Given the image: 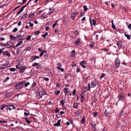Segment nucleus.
<instances>
[{"mask_svg": "<svg viewBox=\"0 0 131 131\" xmlns=\"http://www.w3.org/2000/svg\"><path fill=\"white\" fill-rule=\"evenodd\" d=\"M24 83L25 82L24 81H22L17 83L15 86L16 89H21L24 86Z\"/></svg>", "mask_w": 131, "mask_h": 131, "instance_id": "f257e3e1", "label": "nucleus"}, {"mask_svg": "<svg viewBox=\"0 0 131 131\" xmlns=\"http://www.w3.org/2000/svg\"><path fill=\"white\" fill-rule=\"evenodd\" d=\"M98 82L96 80H94L91 84V88H93L95 87L98 84Z\"/></svg>", "mask_w": 131, "mask_h": 131, "instance_id": "f03ea898", "label": "nucleus"}, {"mask_svg": "<svg viewBox=\"0 0 131 131\" xmlns=\"http://www.w3.org/2000/svg\"><path fill=\"white\" fill-rule=\"evenodd\" d=\"M21 39H20L18 40V41L19 42L17 44H16L15 46H14L13 47L14 48H15L16 47L18 46L23 43V41Z\"/></svg>", "mask_w": 131, "mask_h": 131, "instance_id": "7ed1b4c3", "label": "nucleus"}, {"mask_svg": "<svg viewBox=\"0 0 131 131\" xmlns=\"http://www.w3.org/2000/svg\"><path fill=\"white\" fill-rule=\"evenodd\" d=\"M124 97V93L123 92H121L118 95V98L119 100H122Z\"/></svg>", "mask_w": 131, "mask_h": 131, "instance_id": "20e7f679", "label": "nucleus"}, {"mask_svg": "<svg viewBox=\"0 0 131 131\" xmlns=\"http://www.w3.org/2000/svg\"><path fill=\"white\" fill-rule=\"evenodd\" d=\"M46 92L45 89H43L39 93V95L40 96V97H42V95L46 94Z\"/></svg>", "mask_w": 131, "mask_h": 131, "instance_id": "39448f33", "label": "nucleus"}, {"mask_svg": "<svg viewBox=\"0 0 131 131\" xmlns=\"http://www.w3.org/2000/svg\"><path fill=\"white\" fill-rule=\"evenodd\" d=\"M9 63H5L0 65V68L1 69H4L7 67Z\"/></svg>", "mask_w": 131, "mask_h": 131, "instance_id": "423d86ee", "label": "nucleus"}, {"mask_svg": "<svg viewBox=\"0 0 131 131\" xmlns=\"http://www.w3.org/2000/svg\"><path fill=\"white\" fill-rule=\"evenodd\" d=\"M26 69L25 66H20L19 69L20 72L21 73H23L24 72L25 70Z\"/></svg>", "mask_w": 131, "mask_h": 131, "instance_id": "0eeeda50", "label": "nucleus"}, {"mask_svg": "<svg viewBox=\"0 0 131 131\" xmlns=\"http://www.w3.org/2000/svg\"><path fill=\"white\" fill-rule=\"evenodd\" d=\"M116 44L118 46V48L121 49L122 47V43L121 41H117L116 43Z\"/></svg>", "mask_w": 131, "mask_h": 131, "instance_id": "6e6552de", "label": "nucleus"}, {"mask_svg": "<svg viewBox=\"0 0 131 131\" xmlns=\"http://www.w3.org/2000/svg\"><path fill=\"white\" fill-rule=\"evenodd\" d=\"M120 63V62L118 58H117L115 61V66L118 67H119Z\"/></svg>", "mask_w": 131, "mask_h": 131, "instance_id": "1a4fd4ad", "label": "nucleus"}, {"mask_svg": "<svg viewBox=\"0 0 131 131\" xmlns=\"http://www.w3.org/2000/svg\"><path fill=\"white\" fill-rule=\"evenodd\" d=\"M86 64V61L83 60L80 63V65L84 68H85V66L84 65V64Z\"/></svg>", "mask_w": 131, "mask_h": 131, "instance_id": "9d476101", "label": "nucleus"}, {"mask_svg": "<svg viewBox=\"0 0 131 131\" xmlns=\"http://www.w3.org/2000/svg\"><path fill=\"white\" fill-rule=\"evenodd\" d=\"M3 53L4 56H7L9 57L10 56V53L9 52L7 51H4L3 52Z\"/></svg>", "mask_w": 131, "mask_h": 131, "instance_id": "9b49d317", "label": "nucleus"}, {"mask_svg": "<svg viewBox=\"0 0 131 131\" xmlns=\"http://www.w3.org/2000/svg\"><path fill=\"white\" fill-rule=\"evenodd\" d=\"M61 121V119H59L58 121L56 123L54 124L53 125L55 126H60V123Z\"/></svg>", "mask_w": 131, "mask_h": 131, "instance_id": "f8f14e48", "label": "nucleus"}, {"mask_svg": "<svg viewBox=\"0 0 131 131\" xmlns=\"http://www.w3.org/2000/svg\"><path fill=\"white\" fill-rule=\"evenodd\" d=\"M81 42V40L80 38L78 39L75 41V44L76 46H78L79 43Z\"/></svg>", "mask_w": 131, "mask_h": 131, "instance_id": "ddd939ff", "label": "nucleus"}, {"mask_svg": "<svg viewBox=\"0 0 131 131\" xmlns=\"http://www.w3.org/2000/svg\"><path fill=\"white\" fill-rule=\"evenodd\" d=\"M81 101L82 102H83L84 101L85 98V95L84 93H82L81 94Z\"/></svg>", "mask_w": 131, "mask_h": 131, "instance_id": "4468645a", "label": "nucleus"}, {"mask_svg": "<svg viewBox=\"0 0 131 131\" xmlns=\"http://www.w3.org/2000/svg\"><path fill=\"white\" fill-rule=\"evenodd\" d=\"M39 58V56H31V58L32 59V61H33L34 60H36L37 59Z\"/></svg>", "mask_w": 131, "mask_h": 131, "instance_id": "2eb2a0df", "label": "nucleus"}, {"mask_svg": "<svg viewBox=\"0 0 131 131\" xmlns=\"http://www.w3.org/2000/svg\"><path fill=\"white\" fill-rule=\"evenodd\" d=\"M9 37H10V38L12 40H13L16 39V38H18V37H15V36H13L12 35H9Z\"/></svg>", "mask_w": 131, "mask_h": 131, "instance_id": "dca6fc26", "label": "nucleus"}, {"mask_svg": "<svg viewBox=\"0 0 131 131\" xmlns=\"http://www.w3.org/2000/svg\"><path fill=\"white\" fill-rule=\"evenodd\" d=\"M64 94H66L68 93L70 91V90L68 88H65L64 89Z\"/></svg>", "mask_w": 131, "mask_h": 131, "instance_id": "f3484780", "label": "nucleus"}, {"mask_svg": "<svg viewBox=\"0 0 131 131\" xmlns=\"http://www.w3.org/2000/svg\"><path fill=\"white\" fill-rule=\"evenodd\" d=\"M90 23L91 25L92 24L94 25H95L96 24V21L94 19H92L91 21H90Z\"/></svg>", "mask_w": 131, "mask_h": 131, "instance_id": "a211bd4d", "label": "nucleus"}, {"mask_svg": "<svg viewBox=\"0 0 131 131\" xmlns=\"http://www.w3.org/2000/svg\"><path fill=\"white\" fill-rule=\"evenodd\" d=\"M35 13H34L30 14L29 15L28 17L29 18H32L35 15Z\"/></svg>", "mask_w": 131, "mask_h": 131, "instance_id": "6ab92c4d", "label": "nucleus"}, {"mask_svg": "<svg viewBox=\"0 0 131 131\" xmlns=\"http://www.w3.org/2000/svg\"><path fill=\"white\" fill-rule=\"evenodd\" d=\"M85 117L84 116H83L82 117L81 120V124H82L83 125L85 123Z\"/></svg>", "mask_w": 131, "mask_h": 131, "instance_id": "aec40b11", "label": "nucleus"}, {"mask_svg": "<svg viewBox=\"0 0 131 131\" xmlns=\"http://www.w3.org/2000/svg\"><path fill=\"white\" fill-rule=\"evenodd\" d=\"M47 15L45 13H44L41 15V17L42 19L45 18L46 17Z\"/></svg>", "mask_w": 131, "mask_h": 131, "instance_id": "412c9836", "label": "nucleus"}, {"mask_svg": "<svg viewBox=\"0 0 131 131\" xmlns=\"http://www.w3.org/2000/svg\"><path fill=\"white\" fill-rule=\"evenodd\" d=\"M47 52V51L46 50H44L42 51L40 54V57H41L43 54L44 53Z\"/></svg>", "mask_w": 131, "mask_h": 131, "instance_id": "4be33fe9", "label": "nucleus"}, {"mask_svg": "<svg viewBox=\"0 0 131 131\" xmlns=\"http://www.w3.org/2000/svg\"><path fill=\"white\" fill-rule=\"evenodd\" d=\"M112 23V27L113 29H114L115 28V27L113 23V20H112L111 21Z\"/></svg>", "mask_w": 131, "mask_h": 131, "instance_id": "5701e85b", "label": "nucleus"}, {"mask_svg": "<svg viewBox=\"0 0 131 131\" xmlns=\"http://www.w3.org/2000/svg\"><path fill=\"white\" fill-rule=\"evenodd\" d=\"M125 36L129 40L130 39V36L126 34V32L124 33Z\"/></svg>", "mask_w": 131, "mask_h": 131, "instance_id": "b1692460", "label": "nucleus"}, {"mask_svg": "<svg viewBox=\"0 0 131 131\" xmlns=\"http://www.w3.org/2000/svg\"><path fill=\"white\" fill-rule=\"evenodd\" d=\"M78 103H75L73 105V108L76 109L78 107Z\"/></svg>", "mask_w": 131, "mask_h": 131, "instance_id": "393cba45", "label": "nucleus"}, {"mask_svg": "<svg viewBox=\"0 0 131 131\" xmlns=\"http://www.w3.org/2000/svg\"><path fill=\"white\" fill-rule=\"evenodd\" d=\"M72 54L71 55V56L72 57H74L75 56V51L74 50H73L72 51Z\"/></svg>", "mask_w": 131, "mask_h": 131, "instance_id": "a878e982", "label": "nucleus"}, {"mask_svg": "<svg viewBox=\"0 0 131 131\" xmlns=\"http://www.w3.org/2000/svg\"><path fill=\"white\" fill-rule=\"evenodd\" d=\"M7 106L5 104L2 105L1 107V109L2 110H3L4 109V108Z\"/></svg>", "mask_w": 131, "mask_h": 131, "instance_id": "bb28decb", "label": "nucleus"}, {"mask_svg": "<svg viewBox=\"0 0 131 131\" xmlns=\"http://www.w3.org/2000/svg\"><path fill=\"white\" fill-rule=\"evenodd\" d=\"M7 106V109L9 110H11L12 109V105H6Z\"/></svg>", "mask_w": 131, "mask_h": 131, "instance_id": "cd10ccee", "label": "nucleus"}, {"mask_svg": "<svg viewBox=\"0 0 131 131\" xmlns=\"http://www.w3.org/2000/svg\"><path fill=\"white\" fill-rule=\"evenodd\" d=\"M71 17L72 19H74L75 17V15L74 14V13H72L71 14Z\"/></svg>", "mask_w": 131, "mask_h": 131, "instance_id": "c85d7f7f", "label": "nucleus"}, {"mask_svg": "<svg viewBox=\"0 0 131 131\" xmlns=\"http://www.w3.org/2000/svg\"><path fill=\"white\" fill-rule=\"evenodd\" d=\"M71 76V74L70 73H66L65 75V78H67L69 77H70Z\"/></svg>", "mask_w": 131, "mask_h": 131, "instance_id": "c756f323", "label": "nucleus"}, {"mask_svg": "<svg viewBox=\"0 0 131 131\" xmlns=\"http://www.w3.org/2000/svg\"><path fill=\"white\" fill-rule=\"evenodd\" d=\"M125 114L123 111L122 110L120 112V116H123L125 115Z\"/></svg>", "mask_w": 131, "mask_h": 131, "instance_id": "7c9ffc66", "label": "nucleus"}, {"mask_svg": "<svg viewBox=\"0 0 131 131\" xmlns=\"http://www.w3.org/2000/svg\"><path fill=\"white\" fill-rule=\"evenodd\" d=\"M57 68L58 69H59L61 72H63L64 71V70L62 68H60L59 67H57Z\"/></svg>", "mask_w": 131, "mask_h": 131, "instance_id": "2f4dec72", "label": "nucleus"}, {"mask_svg": "<svg viewBox=\"0 0 131 131\" xmlns=\"http://www.w3.org/2000/svg\"><path fill=\"white\" fill-rule=\"evenodd\" d=\"M25 119L26 120V122H27V123L28 124H30L31 123V122L29 121L28 120V119L26 117H25Z\"/></svg>", "mask_w": 131, "mask_h": 131, "instance_id": "473e14b6", "label": "nucleus"}, {"mask_svg": "<svg viewBox=\"0 0 131 131\" xmlns=\"http://www.w3.org/2000/svg\"><path fill=\"white\" fill-rule=\"evenodd\" d=\"M54 10L53 9H50L49 13V15H51L54 11Z\"/></svg>", "mask_w": 131, "mask_h": 131, "instance_id": "72a5a7b5", "label": "nucleus"}, {"mask_svg": "<svg viewBox=\"0 0 131 131\" xmlns=\"http://www.w3.org/2000/svg\"><path fill=\"white\" fill-rule=\"evenodd\" d=\"M9 46V47H10L12 46V43L10 42H8L6 43V45Z\"/></svg>", "mask_w": 131, "mask_h": 131, "instance_id": "f704fd0d", "label": "nucleus"}, {"mask_svg": "<svg viewBox=\"0 0 131 131\" xmlns=\"http://www.w3.org/2000/svg\"><path fill=\"white\" fill-rule=\"evenodd\" d=\"M84 10L85 11H86L88 9L87 6L84 5L83 6Z\"/></svg>", "mask_w": 131, "mask_h": 131, "instance_id": "c9c22d12", "label": "nucleus"}, {"mask_svg": "<svg viewBox=\"0 0 131 131\" xmlns=\"http://www.w3.org/2000/svg\"><path fill=\"white\" fill-rule=\"evenodd\" d=\"M9 70L11 71L14 72V71H15L16 69L15 68H10Z\"/></svg>", "mask_w": 131, "mask_h": 131, "instance_id": "e433bc0d", "label": "nucleus"}, {"mask_svg": "<svg viewBox=\"0 0 131 131\" xmlns=\"http://www.w3.org/2000/svg\"><path fill=\"white\" fill-rule=\"evenodd\" d=\"M30 84V83L29 82H27L25 84V86L27 87L28 85H29Z\"/></svg>", "mask_w": 131, "mask_h": 131, "instance_id": "4c0bfd02", "label": "nucleus"}, {"mask_svg": "<svg viewBox=\"0 0 131 131\" xmlns=\"http://www.w3.org/2000/svg\"><path fill=\"white\" fill-rule=\"evenodd\" d=\"M57 24V20L56 21L55 23L53 24L52 27L53 28H54Z\"/></svg>", "mask_w": 131, "mask_h": 131, "instance_id": "58836bf2", "label": "nucleus"}, {"mask_svg": "<svg viewBox=\"0 0 131 131\" xmlns=\"http://www.w3.org/2000/svg\"><path fill=\"white\" fill-rule=\"evenodd\" d=\"M37 85V83L36 82H34L32 84L31 87H33Z\"/></svg>", "mask_w": 131, "mask_h": 131, "instance_id": "ea45409f", "label": "nucleus"}, {"mask_svg": "<svg viewBox=\"0 0 131 131\" xmlns=\"http://www.w3.org/2000/svg\"><path fill=\"white\" fill-rule=\"evenodd\" d=\"M7 123V122L6 121L3 120V121H1L0 120V123Z\"/></svg>", "mask_w": 131, "mask_h": 131, "instance_id": "a19ab883", "label": "nucleus"}, {"mask_svg": "<svg viewBox=\"0 0 131 131\" xmlns=\"http://www.w3.org/2000/svg\"><path fill=\"white\" fill-rule=\"evenodd\" d=\"M59 110L58 109V107H57L55 109V113H58Z\"/></svg>", "mask_w": 131, "mask_h": 131, "instance_id": "79ce46f5", "label": "nucleus"}, {"mask_svg": "<svg viewBox=\"0 0 131 131\" xmlns=\"http://www.w3.org/2000/svg\"><path fill=\"white\" fill-rule=\"evenodd\" d=\"M31 38V36L30 35H29L26 38V40L27 41H28Z\"/></svg>", "mask_w": 131, "mask_h": 131, "instance_id": "37998d69", "label": "nucleus"}, {"mask_svg": "<svg viewBox=\"0 0 131 131\" xmlns=\"http://www.w3.org/2000/svg\"><path fill=\"white\" fill-rule=\"evenodd\" d=\"M18 30V29L17 28H15L13 30V32H15Z\"/></svg>", "mask_w": 131, "mask_h": 131, "instance_id": "c03bdc74", "label": "nucleus"}, {"mask_svg": "<svg viewBox=\"0 0 131 131\" xmlns=\"http://www.w3.org/2000/svg\"><path fill=\"white\" fill-rule=\"evenodd\" d=\"M24 115L25 116H27L28 115H30V114L29 112L28 113H26V112H25L24 113Z\"/></svg>", "mask_w": 131, "mask_h": 131, "instance_id": "a18cd8bd", "label": "nucleus"}, {"mask_svg": "<svg viewBox=\"0 0 131 131\" xmlns=\"http://www.w3.org/2000/svg\"><path fill=\"white\" fill-rule=\"evenodd\" d=\"M26 17V15L25 14H24L23 15L21 16V19H24Z\"/></svg>", "mask_w": 131, "mask_h": 131, "instance_id": "49530a36", "label": "nucleus"}, {"mask_svg": "<svg viewBox=\"0 0 131 131\" xmlns=\"http://www.w3.org/2000/svg\"><path fill=\"white\" fill-rule=\"evenodd\" d=\"M60 102L62 106L64 104V102L63 100H61L60 101Z\"/></svg>", "mask_w": 131, "mask_h": 131, "instance_id": "de8ad7c7", "label": "nucleus"}, {"mask_svg": "<svg viewBox=\"0 0 131 131\" xmlns=\"http://www.w3.org/2000/svg\"><path fill=\"white\" fill-rule=\"evenodd\" d=\"M94 45V44L93 42H92L90 43V45L91 47H93Z\"/></svg>", "mask_w": 131, "mask_h": 131, "instance_id": "09e8293b", "label": "nucleus"}, {"mask_svg": "<svg viewBox=\"0 0 131 131\" xmlns=\"http://www.w3.org/2000/svg\"><path fill=\"white\" fill-rule=\"evenodd\" d=\"M97 114V113L96 112H94L93 113V115L94 117H96Z\"/></svg>", "mask_w": 131, "mask_h": 131, "instance_id": "8fccbe9b", "label": "nucleus"}, {"mask_svg": "<svg viewBox=\"0 0 131 131\" xmlns=\"http://www.w3.org/2000/svg\"><path fill=\"white\" fill-rule=\"evenodd\" d=\"M40 33V31H36L35 32V35L36 36L38 34Z\"/></svg>", "mask_w": 131, "mask_h": 131, "instance_id": "3c124183", "label": "nucleus"}, {"mask_svg": "<svg viewBox=\"0 0 131 131\" xmlns=\"http://www.w3.org/2000/svg\"><path fill=\"white\" fill-rule=\"evenodd\" d=\"M38 63H34L32 65V66H37L38 64Z\"/></svg>", "mask_w": 131, "mask_h": 131, "instance_id": "603ef678", "label": "nucleus"}, {"mask_svg": "<svg viewBox=\"0 0 131 131\" xmlns=\"http://www.w3.org/2000/svg\"><path fill=\"white\" fill-rule=\"evenodd\" d=\"M76 93V90L74 89L73 91V95H75Z\"/></svg>", "mask_w": 131, "mask_h": 131, "instance_id": "864d4df0", "label": "nucleus"}, {"mask_svg": "<svg viewBox=\"0 0 131 131\" xmlns=\"http://www.w3.org/2000/svg\"><path fill=\"white\" fill-rule=\"evenodd\" d=\"M43 80H45L47 81H49V78H43Z\"/></svg>", "mask_w": 131, "mask_h": 131, "instance_id": "5fc2aeb1", "label": "nucleus"}, {"mask_svg": "<svg viewBox=\"0 0 131 131\" xmlns=\"http://www.w3.org/2000/svg\"><path fill=\"white\" fill-rule=\"evenodd\" d=\"M105 75V74L104 73H102L101 76L100 77V78L101 79L103 78Z\"/></svg>", "mask_w": 131, "mask_h": 131, "instance_id": "6e6d98bb", "label": "nucleus"}, {"mask_svg": "<svg viewBox=\"0 0 131 131\" xmlns=\"http://www.w3.org/2000/svg\"><path fill=\"white\" fill-rule=\"evenodd\" d=\"M20 66L19 65V63L18 65L16 66V69H20Z\"/></svg>", "mask_w": 131, "mask_h": 131, "instance_id": "4d7b16f0", "label": "nucleus"}, {"mask_svg": "<svg viewBox=\"0 0 131 131\" xmlns=\"http://www.w3.org/2000/svg\"><path fill=\"white\" fill-rule=\"evenodd\" d=\"M74 33L76 36H77L78 35V32L77 30H75L74 31Z\"/></svg>", "mask_w": 131, "mask_h": 131, "instance_id": "13d9d810", "label": "nucleus"}, {"mask_svg": "<svg viewBox=\"0 0 131 131\" xmlns=\"http://www.w3.org/2000/svg\"><path fill=\"white\" fill-rule=\"evenodd\" d=\"M28 24L30 25H29L31 27H33V24L31 23V22H30L28 23Z\"/></svg>", "mask_w": 131, "mask_h": 131, "instance_id": "bf43d9fd", "label": "nucleus"}, {"mask_svg": "<svg viewBox=\"0 0 131 131\" xmlns=\"http://www.w3.org/2000/svg\"><path fill=\"white\" fill-rule=\"evenodd\" d=\"M41 66L38 64L36 66V68L37 69H40V68Z\"/></svg>", "mask_w": 131, "mask_h": 131, "instance_id": "052dcab7", "label": "nucleus"}, {"mask_svg": "<svg viewBox=\"0 0 131 131\" xmlns=\"http://www.w3.org/2000/svg\"><path fill=\"white\" fill-rule=\"evenodd\" d=\"M60 90H58L56 93V94L57 95H58L60 93Z\"/></svg>", "mask_w": 131, "mask_h": 131, "instance_id": "680f3d73", "label": "nucleus"}, {"mask_svg": "<svg viewBox=\"0 0 131 131\" xmlns=\"http://www.w3.org/2000/svg\"><path fill=\"white\" fill-rule=\"evenodd\" d=\"M92 60H93V61H94V63H95V61H96V59H95V57H93L92 59Z\"/></svg>", "mask_w": 131, "mask_h": 131, "instance_id": "e2e57ef3", "label": "nucleus"}, {"mask_svg": "<svg viewBox=\"0 0 131 131\" xmlns=\"http://www.w3.org/2000/svg\"><path fill=\"white\" fill-rule=\"evenodd\" d=\"M57 65L58 66V67H61V64L60 62L57 63Z\"/></svg>", "mask_w": 131, "mask_h": 131, "instance_id": "0e129e2a", "label": "nucleus"}, {"mask_svg": "<svg viewBox=\"0 0 131 131\" xmlns=\"http://www.w3.org/2000/svg\"><path fill=\"white\" fill-rule=\"evenodd\" d=\"M1 46H2L5 47L6 46V43L5 44V43H2L1 44Z\"/></svg>", "mask_w": 131, "mask_h": 131, "instance_id": "69168bd1", "label": "nucleus"}, {"mask_svg": "<svg viewBox=\"0 0 131 131\" xmlns=\"http://www.w3.org/2000/svg\"><path fill=\"white\" fill-rule=\"evenodd\" d=\"M128 28L130 29H131V24H129L128 25Z\"/></svg>", "mask_w": 131, "mask_h": 131, "instance_id": "338daca9", "label": "nucleus"}, {"mask_svg": "<svg viewBox=\"0 0 131 131\" xmlns=\"http://www.w3.org/2000/svg\"><path fill=\"white\" fill-rule=\"evenodd\" d=\"M88 89L90 91V83H89L88 85Z\"/></svg>", "mask_w": 131, "mask_h": 131, "instance_id": "774afa93", "label": "nucleus"}]
</instances>
